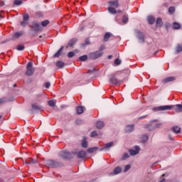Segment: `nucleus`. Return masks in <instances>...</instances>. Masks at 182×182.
<instances>
[{
    "label": "nucleus",
    "instance_id": "1",
    "mask_svg": "<svg viewBox=\"0 0 182 182\" xmlns=\"http://www.w3.org/2000/svg\"><path fill=\"white\" fill-rule=\"evenodd\" d=\"M173 107H177L176 112L178 113H180L182 112V105L178 104L176 105H164V106H159L157 107V110H170L173 109Z\"/></svg>",
    "mask_w": 182,
    "mask_h": 182
},
{
    "label": "nucleus",
    "instance_id": "2",
    "mask_svg": "<svg viewBox=\"0 0 182 182\" xmlns=\"http://www.w3.org/2000/svg\"><path fill=\"white\" fill-rule=\"evenodd\" d=\"M35 73V68H33V63L28 62L26 66V76H32Z\"/></svg>",
    "mask_w": 182,
    "mask_h": 182
},
{
    "label": "nucleus",
    "instance_id": "3",
    "mask_svg": "<svg viewBox=\"0 0 182 182\" xmlns=\"http://www.w3.org/2000/svg\"><path fill=\"white\" fill-rule=\"evenodd\" d=\"M102 56H103V52L99 50L92 52L90 54V58L93 59V60H96V59H99V58H102Z\"/></svg>",
    "mask_w": 182,
    "mask_h": 182
},
{
    "label": "nucleus",
    "instance_id": "4",
    "mask_svg": "<svg viewBox=\"0 0 182 182\" xmlns=\"http://www.w3.org/2000/svg\"><path fill=\"white\" fill-rule=\"evenodd\" d=\"M29 23V14L27 13L23 14V21L20 23L21 26H26Z\"/></svg>",
    "mask_w": 182,
    "mask_h": 182
},
{
    "label": "nucleus",
    "instance_id": "5",
    "mask_svg": "<svg viewBox=\"0 0 182 182\" xmlns=\"http://www.w3.org/2000/svg\"><path fill=\"white\" fill-rule=\"evenodd\" d=\"M47 166L48 167H50V168H56L57 167H59L60 164L58 161L49 160L46 163Z\"/></svg>",
    "mask_w": 182,
    "mask_h": 182
},
{
    "label": "nucleus",
    "instance_id": "6",
    "mask_svg": "<svg viewBox=\"0 0 182 182\" xmlns=\"http://www.w3.org/2000/svg\"><path fill=\"white\" fill-rule=\"evenodd\" d=\"M140 151V146H135L134 149H129V152L131 156H136V154H139Z\"/></svg>",
    "mask_w": 182,
    "mask_h": 182
},
{
    "label": "nucleus",
    "instance_id": "7",
    "mask_svg": "<svg viewBox=\"0 0 182 182\" xmlns=\"http://www.w3.org/2000/svg\"><path fill=\"white\" fill-rule=\"evenodd\" d=\"M32 25H33V29L34 32L42 31V28L41 27V24H39V23L33 22Z\"/></svg>",
    "mask_w": 182,
    "mask_h": 182
},
{
    "label": "nucleus",
    "instance_id": "8",
    "mask_svg": "<svg viewBox=\"0 0 182 182\" xmlns=\"http://www.w3.org/2000/svg\"><path fill=\"white\" fill-rule=\"evenodd\" d=\"M76 154L77 159H85L86 157V151H80L78 152L74 153Z\"/></svg>",
    "mask_w": 182,
    "mask_h": 182
},
{
    "label": "nucleus",
    "instance_id": "9",
    "mask_svg": "<svg viewBox=\"0 0 182 182\" xmlns=\"http://www.w3.org/2000/svg\"><path fill=\"white\" fill-rule=\"evenodd\" d=\"M136 36L138 39L140 41V43H144V34H143V33L137 31Z\"/></svg>",
    "mask_w": 182,
    "mask_h": 182
},
{
    "label": "nucleus",
    "instance_id": "10",
    "mask_svg": "<svg viewBox=\"0 0 182 182\" xmlns=\"http://www.w3.org/2000/svg\"><path fill=\"white\" fill-rule=\"evenodd\" d=\"M60 157L63 159H70L71 155L70 153L66 151H63L60 153Z\"/></svg>",
    "mask_w": 182,
    "mask_h": 182
},
{
    "label": "nucleus",
    "instance_id": "11",
    "mask_svg": "<svg viewBox=\"0 0 182 182\" xmlns=\"http://www.w3.org/2000/svg\"><path fill=\"white\" fill-rule=\"evenodd\" d=\"M176 80V77H168L164 80H162V82H164V85H166V83H168L169 82H173Z\"/></svg>",
    "mask_w": 182,
    "mask_h": 182
},
{
    "label": "nucleus",
    "instance_id": "12",
    "mask_svg": "<svg viewBox=\"0 0 182 182\" xmlns=\"http://www.w3.org/2000/svg\"><path fill=\"white\" fill-rule=\"evenodd\" d=\"M23 35V31L16 32L13 35L12 38L13 39H19V38H21V36H22Z\"/></svg>",
    "mask_w": 182,
    "mask_h": 182
},
{
    "label": "nucleus",
    "instance_id": "13",
    "mask_svg": "<svg viewBox=\"0 0 182 182\" xmlns=\"http://www.w3.org/2000/svg\"><path fill=\"white\" fill-rule=\"evenodd\" d=\"M133 130H134V125H127L125 127V132L126 133H132V132H133Z\"/></svg>",
    "mask_w": 182,
    "mask_h": 182
},
{
    "label": "nucleus",
    "instance_id": "14",
    "mask_svg": "<svg viewBox=\"0 0 182 182\" xmlns=\"http://www.w3.org/2000/svg\"><path fill=\"white\" fill-rule=\"evenodd\" d=\"M77 42V38H73L69 42L68 46H66V48H68L69 46L72 47Z\"/></svg>",
    "mask_w": 182,
    "mask_h": 182
},
{
    "label": "nucleus",
    "instance_id": "15",
    "mask_svg": "<svg viewBox=\"0 0 182 182\" xmlns=\"http://www.w3.org/2000/svg\"><path fill=\"white\" fill-rule=\"evenodd\" d=\"M156 28H161L163 26V20L161 18H158L156 21Z\"/></svg>",
    "mask_w": 182,
    "mask_h": 182
},
{
    "label": "nucleus",
    "instance_id": "16",
    "mask_svg": "<svg viewBox=\"0 0 182 182\" xmlns=\"http://www.w3.org/2000/svg\"><path fill=\"white\" fill-rule=\"evenodd\" d=\"M112 146H113V142L107 143L105 144V147L101 148L100 151H103V150H107V149H110V147H112Z\"/></svg>",
    "mask_w": 182,
    "mask_h": 182
},
{
    "label": "nucleus",
    "instance_id": "17",
    "mask_svg": "<svg viewBox=\"0 0 182 182\" xmlns=\"http://www.w3.org/2000/svg\"><path fill=\"white\" fill-rule=\"evenodd\" d=\"M108 4H109L110 6H115V8H119V1H109Z\"/></svg>",
    "mask_w": 182,
    "mask_h": 182
},
{
    "label": "nucleus",
    "instance_id": "18",
    "mask_svg": "<svg viewBox=\"0 0 182 182\" xmlns=\"http://www.w3.org/2000/svg\"><path fill=\"white\" fill-rule=\"evenodd\" d=\"M63 46L60 47V48L57 51L55 54H54L53 58H59L60 55H62V52H63Z\"/></svg>",
    "mask_w": 182,
    "mask_h": 182
},
{
    "label": "nucleus",
    "instance_id": "19",
    "mask_svg": "<svg viewBox=\"0 0 182 182\" xmlns=\"http://www.w3.org/2000/svg\"><path fill=\"white\" fill-rule=\"evenodd\" d=\"M55 65L58 69H62L63 68H65V63L61 60H58L56 62Z\"/></svg>",
    "mask_w": 182,
    "mask_h": 182
},
{
    "label": "nucleus",
    "instance_id": "20",
    "mask_svg": "<svg viewBox=\"0 0 182 182\" xmlns=\"http://www.w3.org/2000/svg\"><path fill=\"white\" fill-rule=\"evenodd\" d=\"M109 80L112 85H120V81L114 77H112Z\"/></svg>",
    "mask_w": 182,
    "mask_h": 182
},
{
    "label": "nucleus",
    "instance_id": "21",
    "mask_svg": "<svg viewBox=\"0 0 182 182\" xmlns=\"http://www.w3.org/2000/svg\"><path fill=\"white\" fill-rule=\"evenodd\" d=\"M36 163H38V161L32 158H30L28 160L25 161L26 164H36Z\"/></svg>",
    "mask_w": 182,
    "mask_h": 182
},
{
    "label": "nucleus",
    "instance_id": "22",
    "mask_svg": "<svg viewBox=\"0 0 182 182\" xmlns=\"http://www.w3.org/2000/svg\"><path fill=\"white\" fill-rule=\"evenodd\" d=\"M97 129H103L105 127V122L103 121H98L96 123Z\"/></svg>",
    "mask_w": 182,
    "mask_h": 182
},
{
    "label": "nucleus",
    "instance_id": "23",
    "mask_svg": "<svg viewBox=\"0 0 182 182\" xmlns=\"http://www.w3.org/2000/svg\"><path fill=\"white\" fill-rule=\"evenodd\" d=\"M147 21H148L149 23H150V25H153V23H154V22H156V18H154V16H150L147 18Z\"/></svg>",
    "mask_w": 182,
    "mask_h": 182
},
{
    "label": "nucleus",
    "instance_id": "24",
    "mask_svg": "<svg viewBox=\"0 0 182 182\" xmlns=\"http://www.w3.org/2000/svg\"><path fill=\"white\" fill-rule=\"evenodd\" d=\"M172 28L173 29H175V30L180 29V28H181V24L177 22H173L172 23Z\"/></svg>",
    "mask_w": 182,
    "mask_h": 182
},
{
    "label": "nucleus",
    "instance_id": "25",
    "mask_svg": "<svg viewBox=\"0 0 182 182\" xmlns=\"http://www.w3.org/2000/svg\"><path fill=\"white\" fill-rule=\"evenodd\" d=\"M107 11L109 12V14H112V15H116V14H117V11H116V9L113 7H109Z\"/></svg>",
    "mask_w": 182,
    "mask_h": 182
},
{
    "label": "nucleus",
    "instance_id": "26",
    "mask_svg": "<svg viewBox=\"0 0 182 182\" xmlns=\"http://www.w3.org/2000/svg\"><path fill=\"white\" fill-rule=\"evenodd\" d=\"M112 33H106L104 36V42H107V41H109V39L110 38V36H112Z\"/></svg>",
    "mask_w": 182,
    "mask_h": 182
},
{
    "label": "nucleus",
    "instance_id": "27",
    "mask_svg": "<svg viewBox=\"0 0 182 182\" xmlns=\"http://www.w3.org/2000/svg\"><path fill=\"white\" fill-rule=\"evenodd\" d=\"M120 173H122V168L120 166H117L114 169L113 174L117 175L120 174Z\"/></svg>",
    "mask_w": 182,
    "mask_h": 182
},
{
    "label": "nucleus",
    "instance_id": "28",
    "mask_svg": "<svg viewBox=\"0 0 182 182\" xmlns=\"http://www.w3.org/2000/svg\"><path fill=\"white\" fill-rule=\"evenodd\" d=\"M31 107L33 110H41L42 109V107L38 104H32Z\"/></svg>",
    "mask_w": 182,
    "mask_h": 182
},
{
    "label": "nucleus",
    "instance_id": "29",
    "mask_svg": "<svg viewBox=\"0 0 182 182\" xmlns=\"http://www.w3.org/2000/svg\"><path fill=\"white\" fill-rule=\"evenodd\" d=\"M181 131V128H180V127H173L172 128V132H173V133H176V134H178V133H180V132Z\"/></svg>",
    "mask_w": 182,
    "mask_h": 182
},
{
    "label": "nucleus",
    "instance_id": "30",
    "mask_svg": "<svg viewBox=\"0 0 182 182\" xmlns=\"http://www.w3.org/2000/svg\"><path fill=\"white\" fill-rule=\"evenodd\" d=\"M76 110L77 114H82V113L84 112V108L82 106H78L77 107Z\"/></svg>",
    "mask_w": 182,
    "mask_h": 182
},
{
    "label": "nucleus",
    "instance_id": "31",
    "mask_svg": "<svg viewBox=\"0 0 182 182\" xmlns=\"http://www.w3.org/2000/svg\"><path fill=\"white\" fill-rule=\"evenodd\" d=\"M23 4V1L22 0H14V4L16 6H19V5H22Z\"/></svg>",
    "mask_w": 182,
    "mask_h": 182
},
{
    "label": "nucleus",
    "instance_id": "32",
    "mask_svg": "<svg viewBox=\"0 0 182 182\" xmlns=\"http://www.w3.org/2000/svg\"><path fill=\"white\" fill-rule=\"evenodd\" d=\"M180 52H182V46L180 44H178L177 47L176 48V53H180Z\"/></svg>",
    "mask_w": 182,
    "mask_h": 182
},
{
    "label": "nucleus",
    "instance_id": "33",
    "mask_svg": "<svg viewBox=\"0 0 182 182\" xmlns=\"http://www.w3.org/2000/svg\"><path fill=\"white\" fill-rule=\"evenodd\" d=\"M9 100L6 99V97H2L0 98V106L1 105H4V103H8Z\"/></svg>",
    "mask_w": 182,
    "mask_h": 182
},
{
    "label": "nucleus",
    "instance_id": "34",
    "mask_svg": "<svg viewBox=\"0 0 182 182\" xmlns=\"http://www.w3.org/2000/svg\"><path fill=\"white\" fill-rule=\"evenodd\" d=\"M99 148L97 147H92V148H89L87 149V153H95L97 150H98Z\"/></svg>",
    "mask_w": 182,
    "mask_h": 182
},
{
    "label": "nucleus",
    "instance_id": "35",
    "mask_svg": "<svg viewBox=\"0 0 182 182\" xmlns=\"http://www.w3.org/2000/svg\"><path fill=\"white\" fill-rule=\"evenodd\" d=\"M147 140H149V136L143 135L141 139V141H142V143H146V141H147Z\"/></svg>",
    "mask_w": 182,
    "mask_h": 182
},
{
    "label": "nucleus",
    "instance_id": "36",
    "mask_svg": "<svg viewBox=\"0 0 182 182\" xmlns=\"http://www.w3.org/2000/svg\"><path fill=\"white\" fill-rule=\"evenodd\" d=\"M17 50H23L25 49V46L23 44H20L16 46Z\"/></svg>",
    "mask_w": 182,
    "mask_h": 182
},
{
    "label": "nucleus",
    "instance_id": "37",
    "mask_svg": "<svg viewBox=\"0 0 182 182\" xmlns=\"http://www.w3.org/2000/svg\"><path fill=\"white\" fill-rule=\"evenodd\" d=\"M82 147H87V141H86V138H83L82 141Z\"/></svg>",
    "mask_w": 182,
    "mask_h": 182
},
{
    "label": "nucleus",
    "instance_id": "38",
    "mask_svg": "<svg viewBox=\"0 0 182 182\" xmlns=\"http://www.w3.org/2000/svg\"><path fill=\"white\" fill-rule=\"evenodd\" d=\"M48 103V105L50 106V107H55V105H56V102H55V101L53 100H49Z\"/></svg>",
    "mask_w": 182,
    "mask_h": 182
},
{
    "label": "nucleus",
    "instance_id": "39",
    "mask_svg": "<svg viewBox=\"0 0 182 182\" xmlns=\"http://www.w3.org/2000/svg\"><path fill=\"white\" fill-rule=\"evenodd\" d=\"M79 59L81 62H85V60H87V56L86 55H84L82 56H80Z\"/></svg>",
    "mask_w": 182,
    "mask_h": 182
},
{
    "label": "nucleus",
    "instance_id": "40",
    "mask_svg": "<svg viewBox=\"0 0 182 182\" xmlns=\"http://www.w3.org/2000/svg\"><path fill=\"white\" fill-rule=\"evenodd\" d=\"M86 45H90V40H89V38H87L85 41V43H82V46L83 48H85V46H86Z\"/></svg>",
    "mask_w": 182,
    "mask_h": 182
},
{
    "label": "nucleus",
    "instance_id": "41",
    "mask_svg": "<svg viewBox=\"0 0 182 182\" xmlns=\"http://www.w3.org/2000/svg\"><path fill=\"white\" fill-rule=\"evenodd\" d=\"M122 22L124 23H127V22H129V17L128 16H124L122 17Z\"/></svg>",
    "mask_w": 182,
    "mask_h": 182
},
{
    "label": "nucleus",
    "instance_id": "42",
    "mask_svg": "<svg viewBox=\"0 0 182 182\" xmlns=\"http://www.w3.org/2000/svg\"><path fill=\"white\" fill-rule=\"evenodd\" d=\"M49 23V20H45L41 22V26H48V24Z\"/></svg>",
    "mask_w": 182,
    "mask_h": 182
},
{
    "label": "nucleus",
    "instance_id": "43",
    "mask_svg": "<svg viewBox=\"0 0 182 182\" xmlns=\"http://www.w3.org/2000/svg\"><path fill=\"white\" fill-rule=\"evenodd\" d=\"M68 58H73L75 56V53L73 51H70L67 55Z\"/></svg>",
    "mask_w": 182,
    "mask_h": 182
},
{
    "label": "nucleus",
    "instance_id": "44",
    "mask_svg": "<svg viewBox=\"0 0 182 182\" xmlns=\"http://www.w3.org/2000/svg\"><path fill=\"white\" fill-rule=\"evenodd\" d=\"M174 11H176V9H174L173 6L169 7V9H168L169 14H174Z\"/></svg>",
    "mask_w": 182,
    "mask_h": 182
},
{
    "label": "nucleus",
    "instance_id": "45",
    "mask_svg": "<svg viewBox=\"0 0 182 182\" xmlns=\"http://www.w3.org/2000/svg\"><path fill=\"white\" fill-rule=\"evenodd\" d=\"M114 63H115V65H119L122 63V60H120L119 58H116L114 60Z\"/></svg>",
    "mask_w": 182,
    "mask_h": 182
},
{
    "label": "nucleus",
    "instance_id": "46",
    "mask_svg": "<svg viewBox=\"0 0 182 182\" xmlns=\"http://www.w3.org/2000/svg\"><path fill=\"white\" fill-rule=\"evenodd\" d=\"M129 154L127 153H124L122 156V160H126L127 159H129Z\"/></svg>",
    "mask_w": 182,
    "mask_h": 182
},
{
    "label": "nucleus",
    "instance_id": "47",
    "mask_svg": "<svg viewBox=\"0 0 182 182\" xmlns=\"http://www.w3.org/2000/svg\"><path fill=\"white\" fill-rule=\"evenodd\" d=\"M130 168H132V166H130L129 164L125 166L124 167V171H129V170H130Z\"/></svg>",
    "mask_w": 182,
    "mask_h": 182
},
{
    "label": "nucleus",
    "instance_id": "48",
    "mask_svg": "<svg viewBox=\"0 0 182 182\" xmlns=\"http://www.w3.org/2000/svg\"><path fill=\"white\" fill-rule=\"evenodd\" d=\"M42 100V95H37L36 101L41 102Z\"/></svg>",
    "mask_w": 182,
    "mask_h": 182
},
{
    "label": "nucleus",
    "instance_id": "49",
    "mask_svg": "<svg viewBox=\"0 0 182 182\" xmlns=\"http://www.w3.org/2000/svg\"><path fill=\"white\" fill-rule=\"evenodd\" d=\"M96 136H97V133L96 132V131L91 132V137H96Z\"/></svg>",
    "mask_w": 182,
    "mask_h": 182
},
{
    "label": "nucleus",
    "instance_id": "50",
    "mask_svg": "<svg viewBox=\"0 0 182 182\" xmlns=\"http://www.w3.org/2000/svg\"><path fill=\"white\" fill-rule=\"evenodd\" d=\"M46 89H49L50 87V82H46Z\"/></svg>",
    "mask_w": 182,
    "mask_h": 182
},
{
    "label": "nucleus",
    "instance_id": "51",
    "mask_svg": "<svg viewBox=\"0 0 182 182\" xmlns=\"http://www.w3.org/2000/svg\"><path fill=\"white\" fill-rule=\"evenodd\" d=\"M146 117H147V115H144L142 117H139L138 118L139 120H143V119H146Z\"/></svg>",
    "mask_w": 182,
    "mask_h": 182
},
{
    "label": "nucleus",
    "instance_id": "52",
    "mask_svg": "<svg viewBox=\"0 0 182 182\" xmlns=\"http://www.w3.org/2000/svg\"><path fill=\"white\" fill-rule=\"evenodd\" d=\"M5 5V1L0 0V6H4Z\"/></svg>",
    "mask_w": 182,
    "mask_h": 182
},
{
    "label": "nucleus",
    "instance_id": "53",
    "mask_svg": "<svg viewBox=\"0 0 182 182\" xmlns=\"http://www.w3.org/2000/svg\"><path fill=\"white\" fill-rule=\"evenodd\" d=\"M103 49H105V46L102 45V46H100V50H98V51L102 52V50H103Z\"/></svg>",
    "mask_w": 182,
    "mask_h": 182
},
{
    "label": "nucleus",
    "instance_id": "54",
    "mask_svg": "<svg viewBox=\"0 0 182 182\" xmlns=\"http://www.w3.org/2000/svg\"><path fill=\"white\" fill-rule=\"evenodd\" d=\"M168 137H169L170 140H174V136H173L171 135H168Z\"/></svg>",
    "mask_w": 182,
    "mask_h": 182
},
{
    "label": "nucleus",
    "instance_id": "55",
    "mask_svg": "<svg viewBox=\"0 0 182 182\" xmlns=\"http://www.w3.org/2000/svg\"><path fill=\"white\" fill-rule=\"evenodd\" d=\"M161 124H157L155 126V127L159 128V127H160V126H161Z\"/></svg>",
    "mask_w": 182,
    "mask_h": 182
},
{
    "label": "nucleus",
    "instance_id": "56",
    "mask_svg": "<svg viewBox=\"0 0 182 182\" xmlns=\"http://www.w3.org/2000/svg\"><path fill=\"white\" fill-rule=\"evenodd\" d=\"M108 59H112V58H113V56L112 55H108Z\"/></svg>",
    "mask_w": 182,
    "mask_h": 182
},
{
    "label": "nucleus",
    "instance_id": "57",
    "mask_svg": "<svg viewBox=\"0 0 182 182\" xmlns=\"http://www.w3.org/2000/svg\"><path fill=\"white\" fill-rule=\"evenodd\" d=\"M159 182H166V178H163V179L161 180Z\"/></svg>",
    "mask_w": 182,
    "mask_h": 182
},
{
    "label": "nucleus",
    "instance_id": "58",
    "mask_svg": "<svg viewBox=\"0 0 182 182\" xmlns=\"http://www.w3.org/2000/svg\"><path fill=\"white\" fill-rule=\"evenodd\" d=\"M117 12H118V14H122V11L121 10H118Z\"/></svg>",
    "mask_w": 182,
    "mask_h": 182
},
{
    "label": "nucleus",
    "instance_id": "59",
    "mask_svg": "<svg viewBox=\"0 0 182 182\" xmlns=\"http://www.w3.org/2000/svg\"><path fill=\"white\" fill-rule=\"evenodd\" d=\"M14 87H16V84H14Z\"/></svg>",
    "mask_w": 182,
    "mask_h": 182
},
{
    "label": "nucleus",
    "instance_id": "60",
    "mask_svg": "<svg viewBox=\"0 0 182 182\" xmlns=\"http://www.w3.org/2000/svg\"><path fill=\"white\" fill-rule=\"evenodd\" d=\"M164 176H165L164 174H162V177H164Z\"/></svg>",
    "mask_w": 182,
    "mask_h": 182
},
{
    "label": "nucleus",
    "instance_id": "61",
    "mask_svg": "<svg viewBox=\"0 0 182 182\" xmlns=\"http://www.w3.org/2000/svg\"><path fill=\"white\" fill-rule=\"evenodd\" d=\"M2 117V115H0V119Z\"/></svg>",
    "mask_w": 182,
    "mask_h": 182
},
{
    "label": "nucleus",
    "instance_id": "62",
    "mask_svg": "<svg viewBox=\"0 0 182 182\" xmlns=\"http://www.w3.org/2000/svg\"><path fill=\"white\" fill-rule=\"evenodd\" d=\"M39 38H42V36H40Z\"/></svg>",
    "mask_w": 182,
    "mask_h": 182
}]
</instances>
